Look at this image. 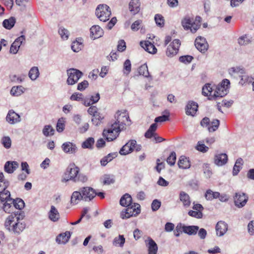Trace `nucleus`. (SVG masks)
Masks as SVG:
<instances>
[{"label":"nucleus","instance_id":"f8f14e48","mask_svg":"<svg viewBox=\"0 0 254 254\" xmlns=\"http://www.w3.org/2000/svg\"><path fill=\"white\" fill-rule=\"evenodd\" d=\"M81 192L85 201H90L96 195L95 190L91 187H83L81 189Z\"/></svg>","mask_w":254,"mask_h":254},{"label":"nucleus","instance_id":"5701e85b","mask_svg":"<svg viewBox=\"0 0 254 254\" xmlns=\"http://www.w3.org/2000/svg\"><path fill=\"white\" fill-rule=\"evenodd\" d=\"M67 172H68L69 179L68 180L76 182L79 173L78 168L75 166L74 164L71 165L67 168Z\"/></svg>","mask_w":254,"mask_h":254},{"label":"nucleus","instance_id":"a19ab883","mask_svg":"<svg viewBox=\"0 0 254 254\" xmlns=\"http://www.w3.org/2000/svg\"><path fill=\"white\" fill-rule=\"evenodd\" d=\"M15 22V18L13 17H11L9 19L4 20L2 22V25L5 28L10 29L14 26Z\"/></svg>","mask_w":254,"mask_h":254},{"label":"nucleus","instance_id":"412c9836","mask_svg":"<svg viewBox=\"0 0 254 254\" xmlns=\"http://www.w3.org/2000/svg\"><path fill=\"white\" fill-rule=\"evenodd\" d=\"M198 109V105L193 101H189L186 107V113L187 115L194 116Z\"/></svg>","mask_w":254,"mask_h":254},{"label":"nucleus","instance_id":"052dcab7","mask_svg":"<svg viewBox=\"0 0 254 254\" xmlns=\"http://www.w3.org/2000/svg\"><path fill=\"white\" fill-rule=\"evenodd\" d=\"M188 214L189 216L194 217L197 219L201 218L203 216V214L202 212L201 211H196L194 210H190L188 212Z\"/></svg>","mask_w":254,"mask_h":254},{"label":"nucleus","instance_id":"603ef678","mask_svg":"<svg viewBox=\"0 0 254 254\" xmlns=\"http://www.w3.org/2000/svg\"><path fill=\"white\" fill-rule=\"evenodd\" d=\"M59 33L61 38L64 40H66L69 37V32L67 29L63 27H61L59 29Z\"/></svg>","mask_w":254,"mask_h":254},{"label":"nucleus","instance_id":"c756f323","mask_svg":"<svg viewBox=\"0 0 254 254\" xmlns=\"http://www.w3.org/2000/svg\"><path fill=\"white\" fill-rule=\"evenodd\" d=\"M140 2L139 0H131L129 3L128 8L129 11L135 14L139 12L140 10Z\"/></svg>","mask_w":254,"mask_h":254},{"label":"nucleus","instance_id":"338daca9","mask_svg":"<svg viewBox=\"0 0 254 254\" xmlns=\"http://www.w3.org/2000/svg\"><path fill=\"white\" fill-rule=\"evenodd\" d=\"M161 201L158 199H154L151 203V209L152 211H156L159 209L161 206Z\"/></svg>","mask_w":254,"mask_h":254},{"label":"nucleus","instance_id":"b1692460","mask_svg":"<svg viewBox=\"0 0 254 254\" xmlns=\"http://www.w3.org/2000/svg\"><path fill=\"white\" fill-rule=\"evenodd\" d=\"M228 160L227 155L225 153L216 154L214 158V163L218 166L225 165Z\"/></svg>","mask_w":254,"mask_h":254},{"label":"nucleus","instance_id":"a878e982","mask_svg":"<svg viewBox=\"0 0 254 254\" xmlns=\"http://www.w3.org/2000/svg\"><path fill=\"white\" fill-rule=\"evenodd\" d=\"M180 229H182L183 232L189 235H195L199 230L197 226H182L180 224Z\"/></svg>","mask_w":254,"mask_h":254},{"label":"nucleus","instance_id":"bb28decb","mask_svg":"<svg viewBox=\"0 0 254 254\" xmlns=\"http://www.w3.org/2000/svg\"><path fill=\"white\" fill-rule=\"evenodd\" d=\"M90 36L94 39L102 37L103 35V31L98 25L92 26L90 29Z\"/></svg>","mask_w":254,"mask_h":254},{"label":"nucleus","instance_id":"864d4df0","mask_svg":"<svg viewBox=\"0 0 254 254\" xmlns=\"http://www.w3.org/2000/svg\"><path fill=\"white\" fill-rule=\"evenodd\" d=\"M212 92V87L210 84H206L202 88V93L203 95L207 96L211 95Z\"/></svg>","mask_w":254,"mask_h":254},{"label":"nucleus","instance_id":"6e6552de","mask_svg":"<svg viewBox=\"0 0 254 254\" xmlns=\"http://www.w3.org/2000/svg\"><path fill=\"white\" fill-rule=\"evenodd\" d=\"M182 25L184 29L190 30L191 33H194L200 28L201 25L199 22H194L193 19L186 17L182 21Z\"/></svg>","mask_w":254,"mask_h":254},{"label":"nucleus","instance_id":"c85d7f7f","mask_svg":"<svg viewBox=\"0 0 254 254\" xmlns=\"http://www.w3.org/2000/svg\"><path fill=\"white\" fill-rule=\"evenodd\" d=\"M178 165L180 169H187L190 168L191 164L189 158L181 156L179 159Z\"/></svg>","mask_w":254,"mask_h":254},{"label":"nucleus","instance_id":"ea45409f","mask_svg":"<svg viewBox=\"0 0 254 254\" xmlns=\"http://www.w3.org/2000/svg\"><path fill=\"white\" fill-rule=\"evenodd\" d=\"M25 88L22 86H13L10 90L12 96H19L24 93Z\"/></svg>","mask_w":254,"mask_h":254},{"label":"nucleus","instance_id":"79ce46f5","mask_svg":"<svg viewBox=\"0 0 254 254\" xmlns=\"http://www.w3.org/2000/svg\"><path fill=\"white\" fill-rule=\"evenodd\" d=\"M138 72L140 75H142L145 77L149 78L150 80H152V77L149 75L148 67L146 64H142L139 67Z\"/></svg>","mask_w":254,"mask_h":254},{"label":"nucleus","instance_id":"09e8293b","mask_svg":"<svg viewBox=\"0 0 254 254\" xmlns=\"http://www.w3.org/2000/svg\"><path fill=\"white\" fill-rule=\"evenodd\" d=\"M229 73L231 75H233L236 73L243 74L245 73V69L242 66H235L232 67L229 69Z\"/></svg>","mask_w":254,"mask_h":254},{"label":"nucleus","instance_id":"f03ea898","mask_svg":"<svg viewBox=\"0 0 254 254\" xmlns=\"http://www.w3.org/2000/svg\"><path fill=\"white\" fill-rule=\"evenodd\" d=\"M0 192V201L2 204L0 209L5 213H10L13 211L12 202L13 199L11 197L10 192L6 189Z\"/></svg>","mask_w":254,"mask_h":254},{"label":"nucleus","instance_id":"20e7f679","mask_svg":"<svg viewBox=\"0 0 254 254\" xmlns=\"http://www.w3.org/2000/svg\"><path fill=\"white\" fill-rule=\"evenodd\" d=\"M230 81L227 79H223L216 87L212 96L213 98L223 97L226 95L230 87Z\"/></svg>","mask_w":254,"mask_h":254},{"label":"nucleus","instance_id":"f704fd0d","mask_svg":"<svg viewBox=\"0 0 254 254\" xmlns=\"http://www.w3.org/2000/svg\"><path fill=\"white\" fill-rule=\"evenodd\" d=\"M157 128V125L156 123L152 124L148 129L145 133L144 136L147 138H151L156 135L155 132Z\"/></svg>","mask_w":254,"mask_h":254},{"label":"nucleus","instance_id":"423d86ee","mask_svg":"<svg viewBox=\"0 0 254 254\" xmlns=\"http://www.w3.org/2000/svg\"><path fill=\"white\" fill-rule=\"evenodd\" d=\"M116 121L113 124H117L119 127L123 130L126 126L129 125L130 121L126 111H118L115 115Z\"/></svg>","mask_w":254,"mask_h":254},{"label":"nucleus","instance_id":"e433bc0d","mask_svg":"<svg viewBox=\"0 0 254 254\" xmlns=\"http://www.w3.org/2000/svg\"><path fill=\"white\" fill-rule=\"evenodd\" d=\"M39 75L40 72L37 66L32 67L28 73V76L32 81L37 79L39 76Z\"/></svg>","mask_w":254,"mask_h":254},{"label":"nucleus","instance_id":"3c124183","mask_svg":"<svg viewBox=\"0 0 254 254\" xmlns=\"http://www.w3.org/2000/svg\"><path fill=\"white\" fill-rule=\"evenodd\" d=\"M12 206L13 208H15L17 209L21 210L24 207V202L22 199L19 198H17L15 199H13Z\"/></svg>","mask_w":254,"mask_h":254},{"label":"nucleus","instance_id":"72a5a7b5","mask_svg":"<svg viewBox=\"0 0 254 254\" xmlns=\"http://www.w3.org/2000/svg\"><path fill=\"white\" fill-rule=\"evenodd\" d=\"M120 203L122 206L124 207L133 204V203H132V198L128 193H126L121 197Z\"/></svg>","mask_w":254,"mask_h":254},{"label":"nucleus","instance_id":"13d9d810","mask_svg":"<svg viewBox=\"0 0 254 254\" xmlns=\"http://www.w3.org/2000/svg\"><path fill=\"white\" fill-rule=\"evenodd\" d=\"M176 160V154L174 151L172 152L169 156L167 158V162L170 166L175 165Z\"/></svg>","mask_w":254,"mask_h":254},{"label":"nucleus","instance_id":"7ed1b4c3","mask_svg":"<svg viewBox=\"0 0 254 254\" xmlns=\"http://www.w3.org/2000/svg\"><path fill=\"white\" fill-rule=\"evenodd\" d=\"M121 130L122 129L118 127L117 124H112L107 128L104 129L103 135L107 141H111L118 136Z\"/></svg>","mask_w":254,"mask_h":254},{"label":"nucleus","instance_id":"6e6d98bb","mask_svg":"<svg viewBox=\"0 0 254 254\" xmlns=\"http://www.w3.org/2000/svg\"><path fill=\"white\" fill-rule=\"evenodd\" d=\"M155 22L157 26L163 27L164 25V17L161 14H156L154 17Z\"/></svg>","mask_w":254,"mask_h":254},{"label":"nucleus","instance_id":"473e14b6","mask_svg":"<svg viewBox=\"0 0 254 254\" xmlns=\"http://www.w3.org/2000/svg\"><path fill=\"white\" fill-rule=\"evenodd\" d=\"M70 237V233L67 231L63 234H60L56 238V242L60 244H65L67 242Z\"/></svg>","mask_w":254,"mask_h":254},{"label":"nucleus","instance_id":"4d7b16f0","mask_svg":"<svg viewBox=\"0 0 254 254\" xmlns=\"http://www.w3.org/2000/svg\"><path fill=\"white\" fill-rule=\"evenodd\" d=\"M165 112L167 115H164L158 117L155 119V122L156 123H161L169 121V112L168 111H165Z\"/></svg>","mask_w":254,"mask_h":254},{"label":"nucleus","instance_id":"a18cd8bd","mask_svg":"<svg viewBox=\"0 0 254 254\" xmlns=\"http://www.w3.org/2000/svg\"><path fill=\"white\" fill-rule=\"evenodd\" d=\"M101 181L104 185H109L115 182L113 176L111 175H104L101 178Z\"/></svg>","mask_w":254,"mask_h":254},{"label":"nucleus","instance_id":"393cba45","mask_svg":"<svg viewBox=\"0 0 254 254\" xmlns=\"http://www.w3.org/2000/svg\"><path fill=\"white\" fill-rule=\"evenodd\" d=\"M140 45L149 53L154 54L157 52V49L153 44L148 41H141Z\"/></svg>","mask_w":254,"mask_h":254},{"label":"nucleus","instance_id":"aec40b11","mask_svg":"<svg viewBox=\"0 0 254 254\" xmlns=\"http://www.w3.org/2000/svg\"><path fill=\"white\" fill-rule=\"evenodd\" d=\"M100 99V94L99 93H95L91 96H87L83 100V104L86 107H89L90 105L96 103Z\"/></svg>","mask_w":254,"mask_h":254},{"label":"nucleus","instance_id":"ddd939ff","mask_svg":"<svg viewBox=\"0 0 254 254\" xmlns=\"http://www.w3.org/2000/svg\"><path fill=\"white\" fill-rule=\"evenodd\" d=\"M195 46L201 53H205L208 49V44L204 37H197L195 40Z\"/></svg>","mask_w":254,"mask_h":254},{"label":"nucleus","instance_id":"0eeeda50","mask_svg":"<svg viewBox=\"0 0 254 254\" xmlns=\"http://www.w3.org/2000/svg\"><path fill=\"white\" fill-rule=\"evenodd\" d=\"M126 207L125 210L121 213V217L123 219L136 216L140 212V206L138 203H133V204Z\"/></svg>","mask_w":254,"mask_h":254},{"label":"nucleus","instance_id":"0e129e2a","mask_svg":"<svg viewBox=\"0 0 254 254\" xmlns=\"http://www.w3.org/2000/svg\"><path fill=\"white\" fill-rule=\"evenodd\" d=\"M193 57L192 56L186 55L180 57L179 61L181 63L187 64L190 63Z\"/></svg>","mask_w":254,"mask_h":254},{"label":"nucleus","instance_id":"680f3d73","mask_svg":"<svg viewBox=\"0 0 254 254\" xmlns=\"http://www.w3.org/2000/svg\"><path fill=\"white\" fill-rule=\"evenodd\" d=\"M196 149L200 152H206L208 150V147L201 141H198L196 146Z\"/></svg>","mask_w":254,"mask_h":254},{"label":"nucleus","instance_id":"58836bf2","mask_svg":"<svg viewBox=\"0 0 254 254\" xmlns=\"http://www.w3.org/2000/svg\"><path fill=\"white\" fill-rule=\"evenodd\" d=\"M220 196V193L217 191H213L211 190H206L205 194V197L208 200H212L213 199H216Z\"/></svg>","mask_w":254,"mask_h":254},{"label":"nucleus","instance_id":"cd10ccee","mask_svg":"<svg viewBox=\"0 0 254 254\" xmlns=\"http://www.w3.org/2000/svg\"><path fill=\"white\" fill-rule=\"evenodd\" d=\"M19 164L16 161H7L4 164V170L9 174H11L18 168Z\"/></svg>","mask_w":254,"mask_h":254},{"label":"nucleus","instance_id":"bf43d9fd","mask_svg":"<svg viewBox=\"0 0 254 254\" xmlns=\"http://www.w3.org/2000/svg\"><path fill=\"white\" fill-rule=\"evenodd\" d=\"M70 99L72 101H81L82 104L83 100H84L82 94L77 92L72 94L70 97Z\"/></svg>","mask_w":254,"mask_h":254},{"label":"nucleus","instance_id":"37998d69","mask_svg":"<svg viewBox=\"0 0 254 254\" xmlns=\"http://www.w3.org/2000/svg\"><path fill=\"white\" fill-rule=\"evenodd\" d=\"M252 42L251 37L247 35H244L238 39V42L241 46H246L250 44Z\"/></svg>","mask_w":254,"mask_h":254},{"label":"nucleus","instance_id":"4c0bfd02","mask_svg":"<svg viewBox=\"0 0 254 254\" xmlns=\"http://www.w3.org/2000/svg\"><path fill=\"white\" fill-rule=\"evenodd\" d=\"M83 46L82 39L78 38L72 42L71 48L73 52L77 53L82 49Z\"/></svg>","mask_w":254,"mask_h":254},{"label":"nucleus","instance_id":"f3484780","mask_svg":"<svg viewBox=\"0 0 254 254\" xmlns=\"http://www.w3.org/2000/svg\"><path fill=\"white\" fill-rule=\"evenodd\" d=\"M6 120L10 124H15L21 121V118L20 115L13 110H10L6 116Z\"/></svg>","mask_w":254,"mask_h":254},{"label":"nucleus","instance_id":"a211bd4d","mask_svg":"<svg viewBox=\"0 0 254 254\" xmlns=\"http://www.w3.org/2000/svg\"><path fill=\"white\" fill-rule=\"evenodd\" d=\"M63 151L67 154H74L77 150L76 145L71 142L67 141L64 143L62 145Z\"/></svg>","mask_w":254,"mask_h":254},{"label":"nucleus","instance_id":"4468645a","mask_svg":"<svg viewBox=\"0 0 254 254\" xmlns=\"http://www.w3.org/2000/svg\"><path fill=\"white\" fill-rule=\"evenodd\" d=\"M25 40V37L24 35H21L16 38L11 44L9 52L11 54H16L23 42Z\"/></svg>","mask_w":254,"mask_h":254},{"label":"nucleus","instance_id":"774afa93","mask_svg":"<svg viewBox=\"0 0 254 254\" xmlns=\"http://www.w3.org/2000/svg\"><path fill=\"white\" fill-rule=\"evenodd\" d=\"M141 23H142V20H136L131 25V30L134 31H137L139 29Z\"/></svg>","mask_w":254,"mask_h":254},{"label":"nucleus","instance_id":"dca6fc26","mask_svg":"<svg viewBox=\"0 0 254 254\" xmlns=\"http://www.w3.org/2000/svg\"><path fill=\"white\" fill-rule=\"evenodd\" d=\"M146 246L148 249V254H157L158 246L155 242L150 237H148L145 241Z\"/></svg>","mask_w":254,"mask_h":254},{"label":"nucleus","instance_id":"7c9ffc66","mask_svg":"<svg viewBox=\"0 0 254 254\" xmlns=\"http://www.w3.org/2000/svg\"><path fill=\"white\" fill-rule=\"evenodd\" d=\"M179 198L184 207H188L190 206L191 203L190 198L186 192L181 191L179 194Z\"/></svg>","mask_w":254,"mask_h":254},{"label":"nucleus","instance_id":"1a4fd4ad","mask_svg":"<svg viewBox=\"0 0 254 254\" xmlns=\"http://www.w3.org/2000/svg\"><path fill=\"white\" fill-rule=\"evenodd\" d=\"M68 78L66 82L68 85H73L82 76L83 73L80 70L75 68H70L67 70Z\"/></svg>","mask_w":254,"mask_h":254},{"label":"nucleus","instance_id":"6ab92c4d","mask_svg":"<svg viewBox=\"0 0 254 254\" xmlns=\"http://www.w3.org/2000/svg\"><path fill=\"white\" fill-rule=\"evenodd\" d=\"M215 229L217 236H223L228 230V225L225 222L220 221L216 224Z\"/></svg>","mask_w":254,"mask_h":254},{"label":"nucleus","instance_id":"49530a36","mask_svg":"<svg viewBox=\"0 0 254 254\" xmlns=\"http://www.w3.org/2000/svg\"><path fill=\"white\" fill-rule=\"evenodd\" d=\"M125 243V238L123 235H120L118 237H115L113 240V244L116 247H123Z\"/></svg>","mask_w":254,"mask_h":254},{"label":"nucleus","instance_id":"69168bd1","mask_svg":"<svg viewBox=\"0 0 254 254\" xmlns=\"http://www.w3.org/2000/svg\"><path fill=\"white\" fill-rule=\"evenodd\" d=\"M28 2V0H15V3L17 5L20 7L21 11L26 9V4Z\"/></svg>","mask_w":254,"mask_h":254},{"label":"nucleus","instance_id":"4be33fe9","mask_svg":"<svg viewBox=\"0 0 254 254\" xmlns=\"http://www.w3.org/2000/svg\"><path fill=\"white\" fill-rule=\"evenodd\" d=\"M48 215L49 219L53 222H57L60 219V214L58 209L54 205L51 206Z\"/></svg>","mask_w":254,"mask_h":254},{"label":"nucleus","instance_id":"c03bdc74","mask_svg":"<svg viewBox=\"0 0 254 254\" xmlns=\"http://www.w3.org/2000/svg\"><path fill=\"white\" fill-rule=\"evenodd\" d=\"M95 143V140L94 138L90 137L87 138L82 143L81 146L83 148H87L92 149L93 148V145Z\"/></svg>","mask_w":254,"mask_h":254},{"label":"nucleus","instance_id":"de8ad7c7","mask_svg":"<svg viewBox=\"0 0 254 254\" xmlns=\"http://www.w3.org/2000/svg\"><path fill=\"white\" fill-rule=\"evenodd\" d=\"M55 129L51 125H46L44 127L42 133L44 136L47 137L54 135Z\"/></svg>","mask_w":254,"mask_h":254},{"label":"nucleus","instance_id":"e2e57ef3","mask_svg":"<svg viewBox=\"0 0 254 254\" xmlns=\"http://www.w3.org/2000/svg\"><path fill=\"white\" fill-rule=\"evenodd\" d=\"M57 130L59 132H62L64 128V120L63 118L60 119L57 124Z\"/></svg>","mask_w":254,"mask_h":254},{"label":"nucleus","instance_id":"9b49d317","mask_svg":"<svg viewBox=\"0 0 254 254\" xmlns=\"http://www.w3.org/2000/svg\"><path fill=\"white\" fill-rule=\"evenodd\" d=\"M180 45L181 43L179 40H174L167 48L166 55L169 57H172L176 55L178 52Z\"/></svg>","mask_w":254,"mask_h":254},{"label":"nucleus","instance_id":"2f4dec72","mask_svg":"<svg viewBox=\"0 0 254 254\" xmlns=\"http://www.w3.org/2000/svg\"><path fill=\"white\" fill-rule=\"evenodd\" d=\"M81 200H83V197L80 191H74L72 192L70 198V203L72 205L78 204Z\"/></svg>","mask_w":254,"mask_h":254},{"label":"nucleus","instance_id":"8fccbe9b","mask_svg":"<svg viewBox=\"0 0 254 254\" xmlns=\"http://www.w3.org/2000/svg\"><path fill=\"white\" fill-rule=\"evenodd\" d=\"M103 119L104 117L98 113L93 116V118L91 119V122L94 125L98 126L102 123Z\"/></svg>","mask_w":254,"mask_h":254},{"label":"nucleus","instance_id":"5fc2aeb1","mask_svg":"<svg viewBox=\"0 0 254 254\" xmlns=\"http://www.w3.org/2000/svg\"><path fill=\"white\" fill-rule=\"evenodd\" d=\"M1 143L6 149L10 148L11 145V140L9 136H3L1 139Z\"/></svg>","mask_w":254,"mask_h":254},{"label":"nucleus","instance_id":"39448f33","mask_svg":"<svg viewBox=\"0 0 254 254\" xmlns=\"http://www.w3.org/2000/svg\"><path fill=\"white\" fill-rule=\"evenodd\" d=\"M96 15L99 20L106 22L109 19L111 11L109 6L106 4H100L96 9Z\"/></svg>","mask_w":254,"mask_h":254},{"label":"nucleus","instance_id":"f257e3e1","mask_svg":"<svg viewBox=\"0 0 254 254\" xmlns=\"http://www.w3.org/2000/svg\"><path fill=\"white\" fill-rule=\"evenodd\" d=\"M24 215L18 211L9 215L4 221V228L9 232L19 235L26 228V224L22 221Z\"/></svg>","mask_w":254,"mask_h":254},{"label":"nucleus","instance_id":"c9c22d12","mask_svg":"<svg viewBox=\"0 0 254 254\" xmlns=\"http://www.w3.org/2000/svg\"><path fill=\"white\" fill-rule=\"evenodd\" d=\"M117 155L118 153L117 152L109 153L100 160L101 165L103 166H105L108 163L111 162L114 158L117 157Z\"/></svg>","mask_w":254,"mask_h":254},{"label":"nucleus","instance_id":"9d476101","mask_svg":"<svg viewBox=\"0 0 254 254\" xmlns=\"http://www.w3.org/2000/svg\"><path fill=\"white\" fill-rule=\"evenodd\" d=\"M235 205L238 208L244 207L248 200V196L243 192H236L234 196Z\"/></svg>","mask_w":254,"mask_h":254},{"label":"nucleus","instance_id":"2eb2a0df","mask_svg":"<svg viewBox=\"0 0 254 254\" xmlns=\"http://www.w3.org/2000/svg\"><path fill=\"white\" fill-rule=\"evenodd\" d=\"M134 145H136V140H130L120 149L119 153L121 155H126L134 150Z\"/></svg>","mask_w":254,"mask_h":254}]
</instances>
